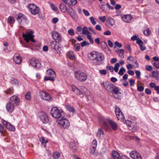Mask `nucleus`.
I'll return each instance as SVG.
<instances>
[{
	"label": "nucleus",
	"mask_w": 159,
	"mask_h": 159,
	"mask_svg": "<svg viewBox=\"0 0 159 159\" xmlns=\"http://www.w3.org/2000/svg\"><path fill=\"white\" fill-rule=\"evenodd\" d=\"M125 123L127 125L128 128L131 130L133 132H134L137 130L136 127L134 126V123L130 120H126Z\"/></svg>",
	"instance_id": "aec40b11"
},
{
	"label": "nucleus",
	"mask_w": 159,
	"mask_h": 159,
	"mask_svg": "<svg viewBox=\"0 0 159 159\" xmlns=\"http://www.w3.org/2000/svg\"><path fill=\"white\" fill-rule=\"evenodd\" d=\"M66 109L70 112H73L75 111V109L74 107H71L70 105H67L66 106Z\"/></svg>",
	"instance_id": "a19ab883"
},
{
	"label": "nucleus",
	"mask_w": 159,
	"mask_h": 159,
	"mask_svg": "<svg viewBox=\"0 0 159 159\" xmlns=\"http://www.w3.org/2000/svg\"><path fill=\"white\" fill-rule=\"evenodd\" d=\"M126 70L125 69L122 67L120 70L118 72V74L120 75H122L124 74V73L125 71Z\"/></svg>",
	"instance_id": "de8ad7c7"
},
{
	"label": "nucleus",
	"mask_w": 159,
	"mask_h": 159,
	"mask_svg": "<svg viewBox=\"0 0 159 159\" xmlns=\"http://www.w3.org/2000/svg\"><path fill=\"white\" fill-rule=\"evenodd\" d=\"M120 66L119 63H117L115 64L113 69L115 72H117L118 71Z\"/></svg>",
	"instance_id": "a18cd8bd"
},
{
	"label": "nucleus",
	"mask_w": 159,
	"mask_h": 159,
	"mask_svg": "<svg viewBox=\"0 0 159 159\" xmlns=\"http://www.w3.org/2000/svg\"><path fill=\"white\" fill-rule=\"evenodd\" d=\"M30 63L33 66L37 68H39L41 66L40 61L35 58H32L30 60Z\"/></svg>",
	"instance_id": "dca6fc26"
},
{
	"label": "nucleus",
	"mask_w": 159,
	"mask_h": 159,
	"mask_svg": "<svg viewBox=\"0 0 159 159\" xmlns=\"http://www.w3.org/2000/svg\"><path fill=\"white\" fill-rule=\"evenodd\" d=\"M97 146V141L96 139H94L93 141L91 147L90 153L92 154H93L96 150Z\"/></svg>",
	"instance_id": "a878e982"
},
{
	"label": "nucleus",
	"mask_w": 159,
	"mask_h": 159,
	"mask_svg": "<svg viewBox=\"0 0 159 159\" xmlns=\"http://www.w3.org/2000/svg\"><path fill=\"white\" fill-rule=\"evenodd\" d=\"M80 45L82 47H84L85 46H89V43L86 41H84L81 43Z\"/></svg>",
	"instance_id": "bf43d9fd"
},
{
	"label": "nucleus",
	"mask_w": 159,
	"mask_h": 159,
	"mask_svg": "<svg viewBox=\"0 0 159 159\" xmlns=\"http://www.w3.org/2000/svg\"><path fill=\"white\" fill-rule=\"evenodd\" d=\"M99 72L100 74L103 75H105L107 74L106 70L104 69L100 70Z\"/></svg>",
	"instance_id": "e2e57ef3"
},
{
	"label": "nucleus",
	"mask_w": 159,
	"mask_h": 159,
	"mask_svg": "<svg viewBox=\"0 0 159 159\" xmlns=\"http://www.w3.org/2000/svg\"><path fill=\"white\" fill-rule=\"evenodd\" d=\"M132 65L134 68H138L139 67V63L136 60H135L133 62Z\"/></svg>",
	"instance_id": "6e6d98bb"
},
{
	"label": "nucleus",
	"mask_w": 159,
	"mask_h": 159,
	"mask_svg": "<svg viewBox=\"0 0 159 159\" xmlns=\"http://www.w3.org/2000/svg\"><path fill=\"white\" fill-rule=\"evenodd\" d=\"M86 36H87V39L89 40L90 43L93 44V40L91 36V34L90 33L89 34Z\"/></svg>",
	"instance_id": "864d4df0"
},
{
	"label": "nucleus",
	"mask_w": 159,
	"mask_h": 159,
	"mask_svg": "<svg viewBox=\"0 0 159 159\" xmlns=\"http://www.w3.org/2000/svg\"><path fill=\"white\" fill-rule=\"evenodd\" d=\"M33 32L31 30L28 32L26 34H23V37L27 43H28L30 40L33 42H35V40L33 39L34 36L33 35Z\"/></svg>",
	"instance_id": "6e6552de"
},
{
	"label": "nucleus",
	"mask_w": 159,
	"mask_h": 159,
	"mask_svg": "<svg viewBox=\"0 0 159 159\" xmlns=\"http://www.w3.org/2000/svg\"><path fill=\"white\" fill-rule=\"evenodd\" d=\"M11 83L15 85H17L18 84V80L12 78L11 80Z\"/></svg>",
	"instance_id": "5fc2aeb1"
},
{
	"label": "nucleus",
	"mask_w": 159,
	"mask_h": 159,
	"mask_svg": "<svg viewBox=\"0 0 159 159\" xmlns=\"http://www.w3.org/2000/svg\"><path fill=\"white\" fill-rule=\"evenodd\" d=\"M47 76L44 77V80L47 81L48 80L51 81H53L56 77V75L54 70L51 69H49L47 71Z\"/></svg>",
	"instance_id": "423d86ee"
},
{
	"label": "nucleus",
	"mask_w": 159,
	"mask_h": 159,
	"mask_svg": "<svg viewBox=\"0 0 159 159\" xmlns=\"http://www.w3.org/2000/svg\"><path fill=\"white\" fill-rule=\"evenodd\" d=\"M2 122L6 127L9 130L12 131H14L15 130L14 126L4 120H2Z\"/></svg>",
	"instance_id": "6ab92c4d"
},
{
	"label": "nucleus",
	"mask_w": 159,
	"mask_h": 159,
	"mask_svg": "<svg viewBox=\"0 0 159 159\" xmlns=\"http://www.w3.org/2000/svg\"><path fill=\"white\" fill-rule=\"evenodd\" d=\"M129 156L133 159H142L140 154L136 151H131L129 153Z\"/></svg>",
	"instance_id": "4be33fe9"
},
{
	"label": "nucleus",
	"mask_w": 159,
	"mask_h": 159,
	"mask_svg": "<svg viewBox=\"0 0 159 159\" xmlns=\"http://www.w3.org/2000/svg\"><path fill=\"white\" fill-rule=\"evenodd\" d=\"M4 92H5L6 94H11L13 93V90L12 88H9L6 91H5Z\"/></svg>",
	"instance_id": "49530a36"
},
{
	"label": "nucleus",
	"mask_w": 159,
	"mask_h": 159,
	"mask_svg": "<svg viewBox=\"0 0 159 159\" xmlns=\"http://www.w3.org/2000/svg\"><path fill=\"white\" fill-rule=\"evenodd\" d=\"M105 59V56L104 54L102 53L97 52L96 60V64L100 65L102 61Z\"/></svg>",
	"instance_id": "f3484780"
},
{
	"label": "nucleus",
	"mask_w": 159,
	"mask_h": 159,
	"mask_svg": "<svg viewBox=\"0 0 159 159\" xmlns=\"http://www.w3.org/2000/svg\"><path fill=\"white\" fill-rule=\"evenodd\" d=\"M135 73L136 75V77L138 79L140 78L141 72L138 70H136L135 71Z\"/></svg>",
	"instance_id": "13d9d810"
},
{
	"label": "nucleus",
	"mask_w": 159,
	"mask_h": 159,
	"mask_svg": "<svg viewBox=\"0 0 159 159\" xmlns=\"http://www.w3.org/2000/svg\"><path fill=\"white\" fill-rule=\"evenodd\" d=\"M67 13L73 20L75 21L78 20V15L72 7H69L68 8Z\"/></svg>",
	"instance_id": "f8f14e48"
},
{
	"label": "nucleus",
	"mask_w": 159,
	"mask_h": 159,
	"mask_svg": "<svg viewBox=\"0 0 159 159\" xmlns=\"http://www.w3.org/2000/svg\"><path fill=\"white\" fill-rule=\"evenodd\" d=\"M59 8L60 10L63 12H67L68 9L66 5L64 3H61L60 6Z\"/></svg>",
	"instance_id": "2f4dec72"
},
{
	"label": "nucleus",
	"mask_w": 159,
	"mask_h": 159,
	"mask_svg": "<svg viewBox=\"0 0 159 159\" xmlns=\"http://www.w3.org/2000/svg\"><path fill=\"white\" fill-rule=\"evenodd\" d=\"M121 17L124 21L127 23L130 22L133 19L132 16L129 15H121Z\"/></svg>",
	"instance_id": "b1692460"
},
{
	"label": "nucleus",
	"mask_w": 159,
	"mask_h": 159,
	"mask_svg": "<svg viewBox=\"0 0 159 159\" xmlns=\"http://www.w3.org/2000/svg\"><path fill=\"white\" fill-rule=\"evenodd\" d=\"M16 106L11 101L7 103L6 108L7 110L9 112H11L14 110L15 106Z\"/></svg>",
	"instance_id": "412c9836"
},
{
	"label": "nucleus",
	"mask_w": 159,
	"mask_h": 159,
	"mask_svg": "<svg viewBox=\"0 0 159 159\" xmlns=\"http://www.w3.org/2000/svg\"><path fill=\"white\" fill-rule=\"evenodd\" d=\"M105 135L104 131L101 129H98L97 134V136L99 138H102Z\"/></svg>",
	"instance_id": "473e14b6"
},
{
	"label": "nucleus",
	"mask_w": 159,
	"mask_h": 159,
	"mask_svg": "<svg viewBox=\"0 0 159 159\" xmlns=\"http://www.w3.org/2000/svg\"><path fill=\"white\" fill-rule=\"evenodd\" d=\"M115 21L114 19L109 16L107 18V25L109 27H111L115 25Z\"/></svg>",
	"instance_id": "bb28decb"
},
{
	"label": "nucleus",
	"mask_w": 159,
	"mask_h": 159,
	"mask_svg": "<svg viewBox=\"0 0 159 159\" xmlns=\"http://www.w3.org/2000/svg\"><path fill=\"white\" fill-rule=\"evenodd\" d=\"M115 111L118 120L121 122H124L125 120V117L120 108L117 106H116L115 107Z\"/></svg>",
	"instance_id": "0eeeda50"
},
{
	"label": "nucleus",
	"mask_w": 159,
	"mask_h": 159,
	"mask_svg": "<svg viewBox=\"0 0 159 159\" xmlns=\"http://www.w3.org/2000/svg\"><path fill=\"white\" fill-rule=\"evenodd\" d=\"M25 98L28 101L31 99V93L29 91L27 92L25 95Z\"/></svg>",
	"instance_id": "3c124183"
},
{
	"label": "nucleus",
	"mask_w": 159,
	"mask_h": 159,
	"mask_svg": "<svg viewBox=\"0 0 159 159\" xmlns=\"http://www.w3.org/2000/svg\"><path fill=\"white\" fill-rule=\"evenodd\" d=\"M82 28L81 26H78L76 29V33L77 34H79L80 33L81 31H82Z\"/></svg>",
	"instance_id": "8fccbe9b"
},
{
	"label": "nucleus",
	"mask_w": 159,
	"mask_h": 159,
	"mask_svg": "<svg viewBox=\"0 0 159 159\" xmlns=\"http://www.w3.org/2000/svg\"><path fill=\"white\" fill-rule=\"evenodd\" d=\"M48 3L52 10L54 11H57V7L54 4L50 2H48Z\"/></svg>",
	"instance_id": "c03bdc74"
},
{
	"label": "nucleus",
	"mask_w": 159,
	"mask_h": 159,
	"mask_svg": "<svg viewBox=\"0 0 159 159\" xmlns=\"http://www.w3.org/2000/svg\"><path fill=\"white\" fill-rule=\"evenodd\" d=\"M100 84L101 86L106 90L110 92L113 90L114 85L109 81H101Z\"/></svg>",
	"instance_id": "39448f33"
},
{
	"label": "nucleus",
	"mask_w": 159,
	"mask_h": 159,
	"mask_svg": "<svg viewBox=\"0 0 159 159\" xmlns=\"http://www.w3.org/2000/svg\"><path fill=\"white\" fill-rule=\"evenodd\" d=\"M74 75L78 80L81 82L85 81L87 78V75L86 73L80 70L75 71L74 72Z\"/></svg>",
	"instance_id": "7ed1b4c3"
},
{
	"label": "nucleus",
	"mask_w": 159,
	"mask_h": 159,
	"mask_svg": "<svg viewBox=\"0 0 159 159\" xmlns=\"http://www.w3.org/2000/svg\"><path fill=\"white\" fill-rule=\"evenodd\" d=\"M74 48L76 51L79 50L80 48V44L79 43L75 44L74 45Z\"/></svg>",
	"instance_id": "0e129e2a"
},
{
	"label": "nucleus",
	"mask_w": 159,
	"mask_h": 159,
	"mask_svg": "<svg viewBox=\"0 0 159 159\" xmlns=\"http://www.w3.org/2000/svg\"><path fill=\"white\" fill-rule=\"evenodd\" d=\"M39 116L41 121L43 123H46L48 122V118L46 114L43 112H41L39 113Z\"/></svg>",
	"instance_id": "a211bd4d"
},
{
	"label": "nucleus",
	"mask_w": 159,
	"mask_h": 159,
	"mask_svg": "<svg viewBox=\"0 0 159 159\" xmlns=\"http://www.w3.org/2000/svg\"><path fill=\"white\" fill-rule=\"evenodd\" d=\"M52 43L53 45V48L55 52L60 54L61 53V51L62 49L61 45L59 44H57L53 42H52Z\"/></svg>",
	"instance_id": "5701e85b"
},
{
	"label": "nucleus",
	"mask_w": 159,
	"mask_h": 159,
	"mask_svg": "<svg viewBox=\"0 0 159 159\" xmlns=\"http://www.w3.org/2000/svg\"><path fill=\"white\" fill-rule=\"evenodd\" d=\"M16 18L20 25H21V24H24L27 23V19L26 16L22 13H19L17 14L16 15Z\"/></svg>",
	"instance_id": "1a4fd4ad"
},
{
	"label": "nucleus",
	"mask_w": 159,
	"mask_h": 159,
	"mask_svg": "<svg viewBox=\"0 0 159 159\" xmlns=\"http://www.w3.org/2000/svg\"><path fill=\"white\" fill-rule=\"evenodd\" d=\"M0 132L3 134H4V129L2 124H0Z\"/></svg>",
	"instance_id": "052dcab7"
},
{
	"label": "nucleus",
	"mask_w": 159,
	"mask_h": 159,
	"mask_svg": "<svg viewBox=\"0 0 159 159\" xmlns=\"http://www.w3.org/2000/svg\"><path fill=\"white\" fill-rule=\"evenodd\" d=\"M77 2L76 0H66L65 3L70 5L73 6L75 5Z\"/></svg>",
	"instance_id": "e433bc0d"
},
{
	"label": "nucleus",
	"mask_w": 159,
	"mask_h": 159,
	"mask_svg": "<svg viewBox=\"0 0 159 159\" xmlns=\"http://www.w3.org/2000/svg\"><path fill=\"white\" fill-rule=\"evenodd\" d=\"M67 56L68 58L71 59H74L75 58V56L73 52L70 51L67 53Z\"/></svg>",
	"instance_id": "72a5a7b5"
},
{
	"label": "nucleus",
	"mask_w": 159,
	"mask_h": 159,
	"mask_svg": "<svg viewBox=\"0 0 159 159\" xmlns=\"http://www.w3.org/2000/svg\"><path fill=\"white\" fill-rule=\"evenodd\" d=\"M61 155L60 153L57 151H56L53 152L52 156L54 158L57 159Z\"/></svg>",
	"instance_id": "58836bf2"
},
{
	"label": "nucleus",
	"mask_w": 159,
	"mask_h": 159,
	"mask_svg": "<svg viewBox=\"0 0 159 159\" xmlns=\"http://www.w3.org/2000/svg\"><path fill=\"white\" fill-rule=\"evenodd\" d=\"M71 88L74 93L76 94L79 96L80 97H83L84 93L85 91H86V92L88 94H90V91L83 86L80 87V89H79L75 85H72Z\"/></svg>",
	"instance_id": "f257e3e1"
},
{
	"label": "nucleus",
	"mask_w": 159,
	"mask_h": 159,
	"mask_svg": "<svg viewBox=\"0 0 159 159\" xmlns=\"http://www.w3.org/2000/svg\"><path fill=\"white\" fill-rule=\"evenodd\" d=\"M68 33L70 35L73 36L75 34V33L73 29H71L68 30Z\"/></svg>",
	"instance_id": "338daca9"
},
{
	"label": "nucleus",
	"mask_w": 159,
	"mask_h": 159,
	"mask_svg": "<svg viewBox=\"0 0 159 159\" xmlns=\"http://www.w3.org/2000/svg\"><path fill=\"white\" fill-rule=\"evenodd\" d=\"M84 94L86 96L88 101H90L93 100L92 95L90 92V94H89L85 91Z\"/></svg>",
	"instance_id": "c9c22d12"
},
{
	"label": "nucleus",
	"mask_w": 159,
	"mask_h": 159,
	"mask_svg": "<svg viewBox=\"0 0 159 159\" xmlns=\"http://www.w3.org/2000/svg\"><path fill=\"white\" fill-rule=\"evenodd\" d=\"M41 98L45 101H50L51 98L49 94L44 90H40L39 93Z\"/></svg>",
	"instance_id": "9b49d317"
},
{
	"label": "nucleus",
	"mask_w": 159,
	"mask_h": 159,
	"mask_svg": "<svg viewBox=\"0 0 159 159\" xmlns=\"http://www.w3.org/2000/svg\"><path fill=\"white\" fill-rule=\"evenodd\" d=\"M102 127L107 130H110V128L108 125V124L105 121H103L102 122Z\"/></svg>",
	"instance_id": "37998d69"
},
{
	"label": "nucleus",
	"mask_w": 159,
	"mask_h": 159,
	"mask_svg": "<svg viewBox=\"0 0 159 159\" xmlns=\"http://www.w3.org/2000/svg\"><path fill=\"white\" fill-rule=\"evenodd\" d=\"M97 52H98L95 51L91 52L88 55L89 59L92 60H96Z\"/></svg>",
	"instance_id": "7c9ffc66"
},
{
	"label": "nucleus",
	"mask_w": 159,
	"mask_h": 159,
	"mask_svg": "<svg viewBox=\"0 0 159 159\" xmlns=\"http://www.w3.org/2000/svg\"><path fill=\"white\" fill-rule=\"evenodd\" d=\"M8 21L10 23H13L14 22V19L13 17L9 16L8 19Z\"/></svg>",
	"instance_id": "680f3d73"
},
{
	"label": "nucleus",
	"mask_w": 159,
	"mask_h": 159,
	"mask_svg": "<svg viewBox=\"0 0 159 159\" xmlns=\"http://www.w3.org/2000/svg\"><path fill=\"white\" fill-rule=\"evenodd\" d=\"M108 123L113 130H116L117 129L118 125L116 122L112 120H109Z\"/></svg>",
	"instance_id": "c756f323"
},
{
	"label": "nucleus",
	"mask_w": 159,
	"mask_h": 159,
	"mask_svg": "<svg viewBox=\"0 0 159 159\" xmlns=\"http://www.w3.org/2000/svg\"><path fill=\"white\" fill-rule=\"evenodd\" d=\"M28 8L30 10L31 13L33 15H35L37 14L39 11V8L36 5L33 4H29Z\"/></svg>",
	"instance_id": "4468645a"
},
{
	"label": "nucleus",
	"mask_w": 159,
	"mask_h": 159,
	"mask_svg": "<svg viewBox=\"0 0 159 159\" xmlns=\"http://www.w3.org/2000/svg\"><path fill=\"white\" fill-rule=\"evenodd\" d=\"M89 19L93 25H95L96 24V22L94 18L93 17H90Z\"/></svg>",
	"instance_id": "4d7b16f0"
},
{
	"label": "nucleus",
	"mask_w": 159,
	"mask_h": 159,
	"mask_svg": "<svg viewBox=\"0 0 159 159\" xmlns=\"http://www.w3.org/2000/svg\"><path fill=\"white\" fill-rule=\"evenodd\" d=\"M152 63L154 66L156 68H159V63L158 62L152 61Z\"/></svg>",
	"instance_id": "774afa93"
},
{
	"label": "nucleus",
	"mask_w": 159,
	"mask_h": 159,
	"mask_svg": "<svg viewBox=\"0 0 159 159\" xmlns=\"http://www.w3.org/2000/svg\"><path fill=\"white\" fill-rule=\"evenodd\" d=\"M57 122L58 125L64 129L68 128L70 125V122L68 120L62 117L59 119H57Z\"/></svg>",
	"instance_id": "20e7f679"
},
{
	"label": "nucleus",
	"mask_w": 159,
	"mask_h": 159,
	"mask_svg": "<svg viewBox=\"0 0 159 159\" xmlns=\"http://www.w3.org/2000/svg\"><path fill=\"white\" fill-rule=\"evenodd\" d=\"M143 33L145 35L148 36L150 34L151 31L149 29H147L143 31Z\"/></svg>",
	"instance_id": "603ef678"
},
{
	"label": "nucleus",
	"mask_w": 159,
	"mask_h": 159,
	"mask_svg": "<svg viewBox=\"0 0 159 159\" xmlns=\"http://www.w3.org/2000/svg\"><path fill=\"white\" fill-rule=\"evenodd\" d=\"M82 33L86 35L89 34L90 32L88 30V28L86 26H84L82 28Z\"/></svg>",
	"instance_id": "4c0bfd02"
},
{
	"label": "nucleus",
	"mask_w": 159,
	"mask_h": 159,
	"mask_svg": "<svg viewBox=\"0 0 159 159\" xmlns=\"http://www.w3.org/2000/svg\"><path fill=\"white\" fill-rule=\"evenodd\" d=\"M10 101L13 103L15 105H17L19 102L20 99L17 96L14 95L11 97Z\"/></svg>",
	"instance_id": "c85d7f7f"
},
{
	"label": "nucleus",
	"mask_w": 159,
	"mask_h": 159,
	"mask_svg": "<svg viewBox=\"0 0 159 159\" xmlns=\"http://www.w3.org/2000/svg\"><path fill=\"white\" fill-rule=\"evenodd\" d=\"M51 35L52 38L57 43H60L62 40V37L61 34L56 31H53L51 32Z\"/></svg>",
	"instance_id": "9d476101"
},
{
	"label": "nucleus",
	"mask_w": 159,
	"mask_h": 159,
	"mask_svg": "<svg viewBox=\"0 0 159 159\" xmlns=\"http://www.w3.org/2000/svg\"><path fill=\"white\" fill-rule=\"evenodd\" d=\"M13 59L15 62L17 64H20L22 61L21 57L18 54H15L13 56Z\"/></svg>",
	"instance_id": "393cba45"
},
{
	"label": "nucleus",
	"mask_w": 159,
	"mask_h": 159,
	"mask_svg": "<svg viewBox=\"0 0 159 159\" xmlns=\"http://www.w3.org/2000/svg\"><path fill=\"white\" fill-rule=\"evenodd\" d=\"M112 156L114 159H130L126 156L123 155L121 156L117 151H114L112 152Z\"/></svg>",
	"instance_id": "2eb2a0df"
},
{
	"label": "nucleus",
	"mask_w": 159,
	"mask_h": 159,
	"mask_svg": "<svg viewBox=\"0 0 159 159\" xmlns=\"http://www.w3.org/2000/svg\"><path fill=\"white\" fill-rule=\"evenodd\" d=\"M39 141L44 147L46 146L47 143L48 142L47 140L45 139L44 137H41L39 138Z\"/></svg>",
	"instance_id": "f704fd0d"
},
{
	"label": "nucleus",
	"mask_w": 159,
	"mask_h": 159,
	"mask_svg": "<svg viewBox=\"0 0 159 159\" xmlns=\"http://www.w3.org/2000/svg\"><path fill=\"white\" fill-rule=\"evenodd\" d=\"M113 89L111 92L112 93L114 97L116 99H120L121 96V93L120 92L119 89L114 86Z\"/></svg>",
	"instance_id": "ddd939ff"
},
{
	"label": "nucleus",
	"mask_w": 159,
	"mask_h": 159,
	"mask_svg": "<svg viewBox=\"0 0 159 159\" xmlns=\"http://www.w3.org/2000/svg\"><path fill=\"white\" fill-rule=\"evenodd\" d=\"M127 63H129L130 62H134V58L132 56L130 55L127 58Z\"/></svg>",
	"instance_id": "79ce46f5"
},
{
	"label": "nucleus",
	"mask_w": 159,
	"mask_h": 159,
	"mask_svg": "<svg viewBox=\"0 0 159 159\" xmlns=\"http://www.w3.org/2000/svg\"><path fill=\"white\" fill-rule=\"evenodd\" d=\"M137 90L139 92H142L143 91L144 88L142 86H139L137 85Z\"/></svg>",
	"instance_id": "69168bd1"
},
{
	"label": "nucleus",
	"mask_w": 159,
	"mask_h": 159,
	"mask_svg": "<svg viewBox=\"0 0 159 159\" xmlns=\"http://www.w3.org/2000/svg\"><path fill=\"white\" fill-rule=\"evenodd\" d=\"M124 51L123 49H119L117 52L119 54V56L122 58H123L124 57Z\"/></svg>",
	"instance_id": "ea45409f"
},
{
	"label": "nucleus",
	"mask_w": 159,
	"mask_h": 159,
	"mask_svg": "<svg viewBox=\"0 0 159 159\" xmlns=\"http://www.w3.org/2000/svg\"><path fill=\"white\" fill-rule=\"evenodd\" d=\"M70 147L73 149L74 150H75L76 149V147L75 146V143L74 141L71 142L70 144Z\"/></svg>",
	"instance_id": "09e8293b"
},
{
	"label": "nucleus",
	"mask_w": 159,
	"mask_h": 159,
	"mask_svg": "<svg viewBox=\"0 0 159 159\" xmlns=\"http://www.w3.org/2000/svg\"><path fill=\"white\" fill-rule=\"evenodd\" d=\"M63 111L61 109H59L56 107H53L50 111L51 116L53 118L59 119L61 117Z\"/></svg>",
	"instance_id": "f03ea898"
},
{
	"label": "nucleus",
	"mask_w": 159,
	"mask_h": 159,
	"mask_svg": "<svg viewBox=\"0 0 159 159\" xmlns=\"http://www.w3.org/2000/svg\"><path fill=\"white\" fill-rule=\"evenodd\" d=\"M150 77L155 78L157 80H159V71H153L149 75Z\"/></svg>",
	"instance_id": "cd10ccee"
}]
</instances>
